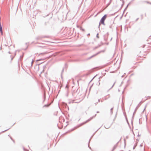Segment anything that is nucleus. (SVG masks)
I'll return each instance as SVG.
<instances>
[{"mask_svg": "<svg viewBox=\"0 0 151 151\" xmlns=\"http://www.w3.org/2000/svg\"><path fill=\"white\" fill-rule=\"evenodd\" d=\"M107 17V15L106 14H105L101 19L100 20V21L99 22V27L100 26V24H102L104 25H105V23H104V21L105 20V19H106V18Z\"/></svg>", "mask_w": 151, "mask_h": 151, "instance_id": "1", "label": "nucleus"}, {"mask_svg": "<svg viewBox=\"0 0 151 151\" xmlns=\"http://www.w3.org/2000/svg\"><path fill=\"white\" fill-rule=\"evenodd\" d=\"M96 114L94 116H93L92 117L90 118L88 120H86V121L81 123L79 125V126H78V127H80V126L86 124L87 122H89V121L91 120L93 118L95 117L96 116Z\"/></svg>", "mask_w": 151, "mask_h": 151, "instance_id": "2", "label": "nucleus"}, {"mask_svg": "<svg viewBox=\"0 0 151 151\" xmlns=\"http://www.w3.org/2000/svg\"><path fill=\"white\" fill-rule=\"evenodd\" d=\"M104 50H102V51H100V52H97V53H96L94 55L91 56L90 57H89L88 58H86L85 59V60H88L91 59V58H93V57H94L95 56H96V55H97L98 54H99V53H100L101 52H104Z\"/></svg>", "mask_w": 151, "mask_h": 151, "instance_id": "3", "label": "nucleus"}, {"mask_svg": "<svg viewBox=\"0 0 151 151\" xmlns=\"http://www.w3.org/2000/svg\"><path fill=\"white\" fill-rule=\"evenodd\" d=\"M141 104V101H140L139 103L138 104L136 107V108L135 111L133 113V117L134 115L135 114L138 108L140 106Z\"/></svg>", "mask_w": 151, "mask_h": 151, "instance_id": "4", "label": "nucleus"}, {"mask_svg": "<svg viewBox=\"0 0 151 151\" xmlns=\"http://www.w3.org/2000/svg\"><path fill=\"white\" fill-rule=\"evenodd\" d=\"M46 37H47L46 36H38L36 37V39L37 40H41L43 38Z\"/></svg>", "mask_w": 151, "mask_h": 151, "instance_id": "5", "label": "nucleus"}, {"mask_svg": "<svg viewBox=\"0 0 151 151\" xmlns=\"http://www.w3.org/2000/svg\"><path fill=\"white\" fill-rule=\"evenodd\" d=\"M0 32L1 33V34L2 35H3V30H2V28L1 25V23H0Z\"/></svg>", "mask_w": 151, "mask_h": 151, "instance_id": "6", "label": "nucleus"}, {"mask_svg": "<svg viewBox=\"0 0 151 151\" xmlns=\"http://www.w3.org/2000/svg\"><path fill=\"white\" fill-rule=\"evenodd\" d=\"M117 147V144L115 145L114 146L113 149L111 151H114V150Z\"/></svg>", "mask_w": 151, "mask_h": 151, "instance_id": "7", "label": "nucleus"}, {"mask_svg": "<svg viewBox=\"0 0 151 151\" xmlns=\"http://www.w3.org/2000/svg\"><path fill=\"white\" fill-rule=\"evenodd\" d=\"M137 142L134 145L133 147V149L134 150V149H135L136 147V146L137 145Z\"/></svg>", "mask_w": 151, "mask_h": 151, "instance_id": "8", "label": "nucleus"}, {"mask_svg": "<svg viewBox=\"0 0 151 151\" xmlns=\"http://www.w3.org/2000/svg\"><path fill=\"white\" fill-rule=\"evenodd\" d=\"M43 96H44V101H45V98H46V94H45V92L44 93Z\"/></svg>", "mask_w": 151, "mask_h": 151, "instance_id": "9", "label": "nucleus"}, {"mask_svg": "<svg viewBox=\"0 0 151 151\" xmlns=\"http://www.w3.org/2000/svg\"><path fill=\"white\" fill-rule=\"evenodd\" d=\"M113 108H112L110 109V112H111V114H112L113 113Z\"/></svg>", "mask_w": 151, "mask_h": 151, "instance_id": "10", "label": "nucleus"}, {"mask_svg": "<svg viewBox=\"0 0 151 151\" xmlns=\"http://www.w3.org/2000/svg\"><path fill=\"white\" fill-rule=\"evenodd\" d=\"M92 72V71H89L86 74V75H88L89 74H90L91 72Z\"/></svg>", "mask_w": 151, "mask_h": 151, "instance_id": "11", "label": "nucleus"}, {"mask_svg": "<svg viewBox=\"0 0 151 151\" xmlns=\"http://www.w3.org/2000/svg\"><path fill=\"white\" fill-rule=\"evenodd\" d=\"M111 0H110V2H109L108 4H107V6H106L107 7H108L110 5V3H111Z\"/></svg>", "mask_w": 151, "mask_h": 151, "instance_id": "12", "label": "nucleus"}, {"mask_svg": "<svg viewBox=\"0 0 151 151\" xmlns=\"http://www.w3.org/2000/svg\"><path fill=\"white\" fill-rule=\"evenodd\" d=\"M130 2L129 3V4L127 5V6L124 9V12L125 11V10H126L127 9L128 5L130 4Z\"/></svg>", "mask_w": 151, "mask_h": 151, "instance_id": "13", "label": "nucleus"}, {"mask_svg": "<svg viewBox=\"0 0 151 151\" xmlns=\"http://www.w3.org/2000/svg\"><path fill=\"white\" fill-rule=\"evenodd\" d=\"M49 106V105L48 104H45L43 106V107H48Z\"/></svg>", "mask_w": 151, "mask_h": 151, "instance_id": "14", "label": "nucleus"}, {"mask_svg": "<svg viewBox=\"0 0 151 151\" xmlns=\"http://www.w3.org/2000/svg\"><path fill=\"white\" fill-rule=\"evenodd\" d=\"M91 137L90 138V140H89V142H88V147L90 149H91V147H90V146H89L88 145H89V142H90V141L91 140V137Z\"/></svg>", "mask_w": 151, "mask_h": 151, "instance_id": "15", "label": "nucleus"}, {"mask_svg": "<svg viewBox=\"0 0 151 151\" xmlns=\"http://www.w3.org/2000/svg\"><path fill=\"white\" fill-rule=\"evenodd\" d=\"M107 96H108V97L107 98V97H105V100H106L108 98H109V94H108L107 95Z\"/></svg>", "mask_w": 151, "mask_h": 151, "instance_id": "16", "label": "nucleus"}, {"mask_svg": "<svg viewBox=\"0 0 151 151\" xmlns=\"http://www.w3.org/2000/svg\"><path fill=\"white\" fill-rule=\"evenodd\" d=\"M143 2H144L147 3V4H151V3L149 2H148L147 1H144Z\"/></svg>", "mask_w": 151, "mask_h": 151, "instance_id": "17", "label": "nucleus"}, {"mask_svg": "<svg viewBox=\"0 0 151 151\" xmlns=\"http://www.w3.org/2000/svg\"><path fill=\"white\" fill-rule=\"evenodd\" d=\"M66 96L67 97L68 96V91L67 90H66Z\"/></svg>", "mask_w": 151, "mask_h": 151, "instance_id": "18", "label": "nucleus"}, {"mask_svg": "<svg viewBox=\"0 0 151 151\" xmlns=\"http://www.w3.org/2000/svg\"><path fill=\"white\" fill-rule=\"evenodd\" d=\"M80 29L82 30L83 31H84L85 29L83 28H82L81 27H80Z\"/></svg>", "mask_w": 151, "mask_h": 151, "instance_id": "19", "label": "nucleus"}, {"mask_svg": "<svg viewBox=\"0 0 151 151\" xmlns=\"http://www.w3.org/2000/svg\"><path fill=\"white\" fill-rule=\"evenodd\" d=\"M33 62H34V60H33L32 59V62H31V66H32V64H33Z\"/></svg>", "mask_w": 151, "mask_h": 151, "instance_id": "20", "label": "nucleus"}, {"mask_svg": "<svg viewBox=\"0 0 151 151\" xmlns=\"http://www.w3.org/2000/svg\"><path fill=\"white\" fill-rule=\"evenodd\" d=\"M65 88H67L66 90L68 91V86L67 85L65 86Z\"/></svg>", "mask_w": 151, "mask_h": 151, "instance_id": "21", "label": "nucleus"}, {"mask_svg": "<svg viewBox=\"0 0 151 151\" xmlns=\"http://www.w3.org/2000/svg\"><path fill=\"white\" fill-rule=\"evenodd\" d=\"M99 33H98L97 35H96V37L98 38H99Z\"/></svg>", "mask_w": 151, "mask_h": 151, "instance_id": "22", "label": "nucleus"}, {"mask_svg": "<svg viewBox=\"0 0 151 151\" xmlns=\"http://www.w3.org/2000/svg\"><path fill=\"white\" fill-rule=\"evenodd\" d=\"M115 82L114 83V84H113V85H112V87L110 88V89H111V88H113V87L114 86V84H115Z\"/></svg>", "mask_w": 151, "mask_h": 151, "instance_id": "23", "label": "nucleus"}, {"mask_svg": "<svg viewBox=\"0 0 151 151\" xmlns=\"http://www.w3.org/2000/svg\"><path fill=\"white\" fill-rule=\"evenodd\" d=\"M23 150H24L25 151H28V150H27V149H25L24 147L23 148Z\"/></svg>", "mask_w": 151, "mask_h": 151, "instance_id": "24", "label": "nucleus"}, {"mask_svg": "<svg viewBox=\"0 0 151 151\" xmlns=\"http://www.w3.org/2000/svg\"><path fill=\"white\" fill-rule=\"evenodd\" d=\"M10 138L12 139V140L13 141V142H14V140L11 137H10Z\"/></svg>", "mask_w": 151, "mask_h": 151, "instance_id": "25", "label": "nucleus"}, {"mask_svg": "<svg viewBox=\"0 0 151 151\" xmlns=\"http://www.w3.org/2000/svg\"><path fill=\"white\" fill-rule=\"evenodd\" d=\"M110 127V126H109V127H105V126H104V127H105V128H106V129H108V128H109Z\"/></svg>", "mask_w": 151, "mask_h": 151, "instance_id": "26", "label": "nucleus"}, {"mask_svg": "<svg viewBox=\"0 0 151 151\" xmlns=\"http://www.w3.org/2000/svg\"><path fill=\"white\" fill-rule=\"evenodd\" d=\"M143 146V145H142V144H141L140 145V147H142Z\"/></svg>", "mask_w": 151, "mask_h": 151, "instance_id": "27", "label": "nucleus"}, {"mask_svg": "<svg viewBox=\"0 0 151 151\" xmlns=\"http://www.w3.org/2000/svg\"><path fill=\"white\" fill-rule=\"evenodd\" d=\"M9 129H7L6 130H4V131H3V132H6V131L8 130Z\"/></svg>", "mask_w": 151, "mask_h": 151, "instance_id": "28", "label": "nucleus"}, {"mask_svg": "<svg viewBox=\"0 0 151 151\" xmlns=\"http://www.w3.org/2000/svg\"><path fill=\"white\" fill-rule=\"evenodd\" d=\"M101 127H100L99 128V129H98L97 130V131L95 133H96V132H97V131H98V130H99V129L100 128H101Z\"/></svg>", "mask_w": 151, "mask_h": 151, "instance_id": "29", "label": "nucleus"}, {"mask_svg": "<svg viewBox=\"0 0 151 151\" xmlns=\"http://www.w3.org/2000/svg\"><path fill=\"white\" fill-rule=\"evenodd\" d=\"M64 70V68H63V70H62L61 74H62V73H63V71Z\"/></svg>", "mask_w": 151, "mask_h": 151, "instance_id": "30", "label": "nucleus"}, {"mask_svg": "<svg viewBox=\"0 0 151 151\" xmlns=\"http://www.w3.org/2000/svg\"><path fill=\"white\" fill-rule=\"evenodd\" d=\"M43 54V53H41L40 54H39L38 55H42V54Z\"/></svg>", "mask_w": 151, "mask_h": 151, "instance_id": "31", "label": "nucleus"}, {"mask_svg": "<svg viewBox=\"0 0 151 151\" xmlns=\"http://www.w3.org/2000/svg\"><path fill=\"white\" fill-rule=\"evenodd\" d=\"M97 103H98L97 102H96V103H95V105H97Z\"/></svg>", "mask_w": 151, "mask_h": 151, "instance_id": "32", "label": "nucleus"}, {"mask_svg": "<svg viewBox=\"0 0 151 151\" xmlns=\"http://www.w3.org/2000/svg\"><path fill=\"white\" fill-rule=\"evenodd\" d=\"M100 99H99L98 100V102H99L100 101Z\"/></svg>", "mask_w": 151, "mask_h": 151, "instance_id": "33", "label": "nucleus"}, {"mask_svg": "<svg viewBox=\"0 0 151 151\" xmlns=\"http://www.w3.org/2000/svg\"><path fill=\"white\" fill-rule=\"evenodd\" d=\"M139 19V18H137V19L136 21H137Z\"/></svg>", "mask_w": 151, "mask_h": 151, "instance_id": "34", "label": "nucleus"}, {"mask_svg": "<svg viewBox=\"0 0 151 151\" xmlns=\"http://www.w3.org/2000/svg\"><path fill=\"white\" fill-rule=\"evenodd\" d=\"M41 60V59H39V60H37V61H39V60Z\"/></svg>", "mask_w": 151, "mask_h": 151, "instance_id": "35", "label": "nucleus"}, {"mask_svg": "<svg viewBox=\"0 0 151 151\" xmlns=\"http://www.w3.org/2000/svg\"><path fill=\"white\" fill-rule=\"evenodd\" d=\"M111 25H110V26H109V28H111Z\"/></svg>", "mask_w": 151, "mask_h": 151, "instance_id": "36", "label": "nucleus"}, {"mask_svg": "<svg viewBox=\"0 0 151 151\" xmlns=\"http://www.w3.org/2000/svg\"><path fill=\"white\" fill-rule=\"evenodd\" d=\"M126 138L127 139H128V137L127 136L126 137Z\"/></svg>", "mask_w": 151, "mask_h": 151, "instance_id": "37", "label": "nucleus"}, {"mask_svg": "<svg viewBox=\"0 0 151 151\" xmlns=\"http://www.w3.org/2000/svg\"><path fill=\"white\" fill-rule=\"evenodd\" d=\"M136 140H137V141H138L139 140V139H136Z\"/></svg>", "mask_w": 151, "mask_h": 151, "instance_id": "38", "label": "nucleus"}, {"mask_svg": "<svg viewBox=\"0 0 151 151\" xmlns=\"http://www.w3.org/2000/svg\"><path fill=\"white\" fill-rule=\"evenodd\" d=\"M99 111H97L96 112V113H99Z\"/></svg>", "mask_w": 151, "mask_h": 151, "instance_id": "39", "label": "nucleus"}, {"mask_svg": "<svg viewBox=\"0 0 151 151\" xmlns=\"http://www.w3.org/2000/svg\"><path fill=\"white\" fill-rule=\"evenodd\" d=\"M124 143H125V139H124Z\"/></svg>", "mask_w": 151, "mask_h": 151, "instance_id": "40", "label": "nucleus"}, {"mask_svg": "<svg viewBox=\"0 0 151 151\" xmlns=\"http://www.w3.org/2000/svg\"><path fill=\"white\" fill-rule=\"evenodd\" d=\"M112 38L111 37L110 41H111L112 40Z\"/></svg>", "mask_w": 151, "mask_h": 151, "instance_id": "41", "label": "nucleus"}, {"mask_svg": "<svg viewBox=\"0 0 151 151\" xmlns=\"http://www.w3.org/2000/svg\"><path fill=\"white\" fill-rule=\"evenodd\" d=\"M74 129H72V131H73V130Z\"/></svg>", "mask_w": 151, "mask_h": 151, "instance_id": "42", "label": "nucleus"}, {"mask_svg": "<svg viewBox=\"0 0 151 151\" xmlns=\"http://www.w3.org/2000/svg\"><path fill=\"white\" fill-rule=\"evenodd\" d=\"M27 44H28V43H26V45H27Z\"/></svg>", "mask_w": 151, "mask_h": 151, "instance_id": "43", "label": "nucleus"}, {"mask_svg": "<svg viewBox=\"0 0 151 151\" xmlns=\"http://www.w3.org/2000/svg\"><path fill=\"white\" fill-rule=\"evenodd\" d=\"M123 76H124V75H123V76H122V77H123Z\"/></svg>", "mask_w": 151, "mask_h": 151, "instance_id": "44", "label": "nucleus"}, {"mask_svg": "<svg viewBox=\"0 0 151 151\" xmlns=\"http://www.w3.org/2000/svg\"><path fill=\"white\" fill-rule=\"evenodd\" d=\"M104 40H105V41H106V40H106V39H104Z\"/></svg>", "mask_w": 151, "mask_h": 151, "instance_id": "45", "label": "nucleus"}, {"mask_svg": "<svg viewBox=\"0 0 151 151\" xmlns=\"http://www.w3.org/2000/svg\"><path fill=\"white\" fill-rule=\"evenodd\" d=\"M73 95H74L73 93H72V95H73V96H73Z\"/></svg>", "mask_w": 151, "mask_h": 151, "instance_id": "46", "label": "nucleus"}, {"mask_svg": "<svg viewBox=\"0 0 151 151\" xmlns=\"http://www.w3.org/2000/svg\"><path fill=\"white\" fill-rule=\"evenodd\" d=\"M146 107V106H145V107ZM145 108L144 109V111L145 110Z\"/></svg>", "mask_w": 151, "mask_h": 151, "instance_id": "47", "label": "nucleus"}, {"mask_svg": "<svg viewBox=\"0 0 151 151\" xmlns=\"http://www.w3.org/2000/svg\"><path fill=\"white\" fill-rule=\"evenodd\" d=\"M101 102H103V101L101 100Z\"/></svg>", "mask_w": 151, "mask_h": 151, "instance_id": "48", "label": "nucleus"}, {"mask_svg": "<svg viewBox=\"0 0 151 151\" xmlns=\"http://www.w3.org/2000/svg\"><path fill=\"white\" fill-rule=\"evenodd\" d=\"M147 116H146V119H147Z\"/></svg>", "mask_w": 151, "mask_h": 151, "instance_id": "49", "label": "nucleus"}, {"mask_svg": "<svg viewBox=\"0 0 151 151\" xmlns=\"http://www.w3.org/2000/svg\"><path fill=\"white\" fill-rule=\"evenodd\" d=\"M134 0H132V1H134Z\"/></svg>", "mask_w": 151, "mask_h": 151, "instance_id": "50", "label": "nucleus"}, {"mask_svg": "<svg viewBox=\"0 0 151 151\" xmlns=\"http://www.w3.org/2000/svg\"><path fill=\"white\" fill-rule=\"evenodd\" d=\"M123 4H122V6H123Z\"/></svg>", "mask_w": 151, "mask_h": 151, "instance_id": "51", "label": "nucleus"}, {"mask_svg": "<svg viewBox=\"0 0 151 151\" xmlns=\"http://www.w3.org/2000/svg\"><path fill=\"white\" fill-rule=\"evenodd\" d=\"M90 35V34H88V35Z\"/></svg>", "mask_w": 151, "mask_h": 151, "instance_id": "52", "label": "nucleus"}, {"mask_svg": "<svg viewBox=\"0 0 151 151\" xmlns=\"http://www.w3.org/2000/svg\"><path fill=\"white\" fill-rule=\"evenodd\" d=\"M9 53H10V52H9Z\"/></svg>", "mask_w": 151, "mask_h": 151, "instance_id": "53", "label": "nucleus"}, {"mask_svg": "<svg viewBox=\"0 0 151 151\" xmlns=\"http://www.w3.org/2000/svg\"><path fill=\"white\" fill-rule=\"evenodd\" d=\"M126 119H127V118H126Z\"/></svg>", "mask_w": 151, "mask_h": 151, "instance_id": "54", "label": "nucleus"}]
</instances>
